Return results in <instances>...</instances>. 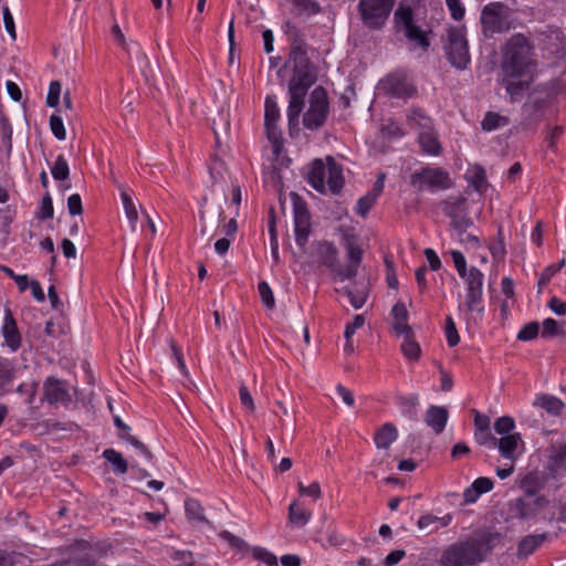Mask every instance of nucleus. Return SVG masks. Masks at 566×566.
<instances>
[{
  "mask_svg": "<svg viewBox=\"0 0 566 566\" xmlns=\"http://www.w3.org/2000/svg\"><path fill=\"white\" fill-rule=\"evenodd\" d=\"M533 46L521 33L512 35L502 50L501 84L511 101L520 99L534 81L536 61Z\"/></svg>",
  "mask_w": 566,
  "mask_h": 566,
  "instance_id": "nucleus-1",
  "label": "nucleus"
},
{
  "mask_svg": "<svg viewBox=\"0 0 566 566\" xmlns=\"http://www.w3.org/2000/svg\"><path fill=\"white\" fill-rule=\"evenodd\" d=\"M502 542L503 535L499 532L475 533L446 547L439 564L440 566H478Z\"/></svg>",
  "mask_w": 566,
  "mask_h": 566,
  "instance_id": "nucleus-2",
  "label": "nucleus"
},
{
  "mask_svg": "<svg viewBox=\"0 0 566 566\" xmlns=\"http://www.w3.org/2000/svg\"><path fill=\"white\" fill-rule=\"evenodd\" d=\"M344 248L346 250L347 265H342L338 260L337 248L327 241L314 244L313 256L317 262L325 265L335 281L352 280L357 275L358 268L363 261V249L354 234H344Z\"/></svg>",
  "mask_w": 566,
  "mask_h": 566,
  "instance_id": "nucleus-3",
  "label": "nucleus"
},
{
  "mask_svg": "<svg viewBox=\"0 0 566 566\" xmlns=\"http://www.w3.org/2000/svg\"><path fill=\"white\" fill-rule=\"evenodd\" d=\"M285 34L291 42V52L285 65L292 64L293 77L290 82L312 85L316 81V73L305 49V41L300 30L291 22L284 27Z\"/></svg>",
  "mask_w": 566,
  "mask_h": 566,
  "instance_id": "nucleus-4",
  "label": "nucleus"
},
{
  "mask_svg": "<svg viewBox=\"0 0 566 566\" xmlns=\"http://www.w3.org/2000/svg\"><path fill=\"white\" fill-rule=\"evenodd\" d=\"M310 185L318 192L325 193L326 188L333 193H338L344 186L342 167L331 156L326 164L322 159H315L307 175Z\"/></svg>",
  "mask_w": 566,
  "mask_h": 566,
  "instance_id": "nucleus-5",
  "label": "nucleus"
},
{
  "mask_svg": "<svg viewBox=\"0 0 566 566\" xmlns=\"http://www.w3.org/2000/svg\"><path fill=\"white\" fill-rule=\"evenodd\" d=\"M410 185L417 190L429 189L431 191L447 190L453 186V181L447 170L440 167H423L410 176Z\"/></svg>",
  "mask_w": 566,
  "mask_h": 566,
  "instance_id": "nucleus-6",
  "label": "nucleus"
},
{
  "mask_svg": "<svg viewBox=\"0 0 566 566\" xmlns=\"http://www.w3.org/2000/svg\"><path fill=\"white\" fill-rule=\"evenodd\" d=\"M444 51L448 61L458 70H464L470 62L468 41L464 32L460 28H449Z\"/></svg>",
  "mask_w": 566,
  "mask_h": 566,
  "instance_id": "nucleus-7",
  "label": "nucleus"
},
{
  "mask_svg": "<svg viewBox=\"0 0 566 566\" xmlns=\"http://www.w3.org/2000/svg\"><path fill=\"white\" fill-rule=\"evenodd\" d=\"M482 33L491 38L496 33H503L510 30V21L506 7L501 2H491L486 4L481 12Z\"/></svg>",
  "mask_w": 566,
  "mask_h": 566,
  "instance_id": "nucleus-8",
  "label": "nucleus"
},
{
  "mask_svg": "<svg viewBox=\"0 0 566 566\" xmlns=\"http://www.w3.org/2000/svg\"><path fill=\"white\" fill-rule=\"evenodd\" d=\"M396 0H360L358 11L369 29H380L386 23Z\"/></svg>",
  "mask_w": 566,
  "mask_h": 566,
  "instance_id": "nucleus-9",
  "label": "nucleus"
},
{
  "mask_svg": "<svg viewBox=\"0 0 566 566\" xmlns=\"http://www.w3.org/2000/svg\"><path fill=\"white\" fill-rule=\"evenodd\" d=\"M222 221H224L222 207L207 203L205 200L199 219V242L208 247L217 237Z\"/></svg>",
  "mask_w": 566,
  "mask_h": 566,
  "instance_id": "nucleus-10",
  "label": "nucleus"
},
{
  "mask_svg": "<svg viewBox=\"0 0 566 566\" xmlns=\"http://www.w3.org/2000/svg\"><path fill=\"white\" fill-rule=\"evenodd\" d=\"M328 115V99L323 87L314 88L310 97V108L304 114L303 124L308 129H318Z\"/></svg>",
  "mask_w": 566,
  "mask_h": 566,
  "instance_id": "nucleus-11",
  "label": "nucleus"
},
{
  "mask_svg": "<svg viewBox=\"0 0 566 566\" xmlns=\"http://www.w3.org/2000/svg\"><path fill=\"white\" fill-rule=\"evenodd\" d=\"M467 285L464 305L469 312L483 313L481 305L483 298V273L475 266H471L469 272L461 276Z\"/></svg>",
  "mask_w": 566,
  "mask_h": 566,
  "instance_id": "nucleus-12",
  "label": "nucleus"
},
{
  "mask_svg": "<svg viewBox=\"0 0 566 566\" xmlns=\"http://www.w3.org/2000/svg\"><path fill=\"white\" fill-rule=\"evenodd\" d=\"M395 22L398 29H402L405 35L416 42L422 49L429 46V41L422 30L413 23V12L410 7L400 6L395 12Z\"/></svg>",
  "mask_w": 566,
  "mask_h": 566,
  "instance_id": "nucleus-13",
  "label": "nucleus"
},
{
  "mask_svg": "<svg viewBox=\"0 0 566 566\" xmlns=\"http://www.w3.org/2000/svg\"><path fill=\"white\" fill-rule=\"evenodd\" d=\"M280 117V109L276 102L272 97L265 99L264 126L268 139L273 145V151L279 154L282 148L281 132L276 127Z\"/></svg>",
  "mask_w": 566,
  "mask_h": 566,
  "instance_id": "nucleus-14",
  "label": "nucleus"
},
{
  "mask_svg": "<svg viewBox=\"0 0 566 566\" xmlns=\"http://www.w3.org/2000/svg\"><path fill=\"white\" fill-rule=\"evenodd\" d=\"M381 88L396 98H408L416 92L413 84L400 72L387 75L381 81Z\"/></svg>",
  "mask_w": 566,
  "mask_h": 566,
  "instance_id": "nucleus-15",
  "label": "nucleus"
},
{
  "mask_svg": "<svg viewBox=\"0 0 566 566\" xmlns=\"http://www.w3.org/2000/svg\"><path fill=\"white\" fill-rule=\"evenodd\" d=\"M310 86L311 85H305L303 83L290 82V103L287 107V118L290 126L297 125L298 116L303 111L304 98Z\"/></svg>",
  "mask_w": 566,
  "mask_h": 566,
  "instance_id": "nucleus-16",
  "label": "nucleus"
},
{
  "mask_svg": "<svg viewBox=\"0 0 566 566\" xmlns=\"http://www.w3.org/2000/svg\"><path fill=\"white\" fill-rule=\"evenodd\" d=\"M44 398L49 403L69 406L72 401L71 394L63 380L55 377H48L43 384Z\"/></svg>",
  "mask_w": 566,
  "mask_h": 566,
  "instance_id": "nucleus-17",
  "label": "nucleus"
},
{
  "mask_svg": "<svg viewBox=\"0 0 566 566\" xmlns=\"http://www.w3.org/2000/svg\"><path fill=\"white\" fill-rule=\"evenodd\" d=\"M496 448L502 457L515 461L523 449V441L520 433L503 436L497 439Z\"/></svg>",
  "mask_w": 566,
  "mask_h": 566,
  "instance_id": "nucleus-18",
  "label": "nucleus"
},
{
  "mask_svg": "<svg viewBox=\"0 0 566 566\" xmlns=\"http://www.w3.org/2000/svg\"><path fill=\"white\" fill-rule=\"evenodd\" d=\"M2 335L6 339V344L13 352H15L21 346V335L10 310H7L4 313Z\"/></svg>",
  "mask_w": 566,
  "mask_h": 566,
  "instance_id": "nucleus-19",
  "label": "nucleus"
},
{
  "mask_svg": "<svg viewBox=\"0 0 566 566\" xmlns=\"http://www.w3.org/2000/svg\"><path fill=\"white\" fill-rule=\"evenodd\" d=\"M335 291L337 293L345 294L349 298L350 305L355 310H359L365 305L369 296V284L364 283L358 285L357 283H355L354 287L344 286L342 289H335Z\"/></svg>",
  "mask_w": 566,
  "mask_h": 566,
  "instance_id": "nucleus-20",
  "label": "nucleus"
},
{
  "mask_svg": "<svg viewBox=\"0 0 566 566\" xmlns=\"http://www.w3.org/2000/svg\"><path fill=\"white\" fill-rule=\"evenodd\" d=\"M448 418L449 412L446 407L431 406L426 412L424 422L439 434L444 430Z\"/></svg>",
  "mask_w": 566,
  "mask_h": 566,
  "instance_id": "nucleus-21",
  "label": "nucleus"
},
{
  "mask_svg": "<svg viewBox=\"0 0 566 566\" xmlns=\"http://www.w3.org/2000/svg\"><path fill=\"white\" fill-rule=\"evenodd\" d=\"M392 327L397 335L408 334L411 327L408 325V311L402 302H397L391 310Z\"/></svg>",
  "mask_w": 566,
  "mask_h": 566,
  "instance_id": "nucleus-22",
  "label": "nucleus"
},
{
  "mask_svg": "<svg viewBox=\"0 0 566 566\" xmlns=\"http://www.w3.org/2000/svg\"><path fill=\"white\" fill-rule=\"evenodd\" d=\"M451 514H446L444 516L441 517H438L432 514H426L418 520L417 526L420 531L430 534L438 531L440 527H447L451 523Z\"/></svg>",
  "mask_w": 566,
  "mask_h": 566,
  "instance_id": "nucleus-23",
  "label": "nucleus"
},
{
  "mask_svg": "<svg viewBox=\"0 0 566 566\" xmlns=\"http://www.w3.org/2000/svg\"><path fill=\"white\" fill-rule=\"evenodd\" d=\"M407 123L418 135L433 128L431 118L421 108H412L407 116Z\"/></svg>",
  "mask_w": 566,
  "mask_h": 566,
  "instance_id": "nucleus-24",
  "label": "nucleus"
},
{
  "mask_svg": "<svg viewBox=\"0 0 566 566\" xmlns=\"http://www.w3.org/2000/svg\"><path fill=\"white\" fill-rule=\"evenodd\" d=\"M397 437L398 430L395 424L387 422L375 432L374 442L378 449H388Z\"/></svg>",
  "mask_w": 566,
  "mask_h": 566,
  "instance_id": "nucleus-25",
  "label": "nucleus"
},
{
  "mask_svg": "<svg viewBox=\"0 0 566 566\" xmlns=\"http://www.w3.org/2000/svg\"><path fill=\"white\" fill-rule=\"evenodd\" d=\"M419 144L421 149L432 156H438L441 154L442 147L438 140L437 134L433 128L430 130H426L424 133L419 134Z\"/></svg>",
  "mask_w": 566,
  "mask_h": 566,
  "instance_id": "nucleus-26",
  "label": "nucleus"
},
{
  "mask_svg": "<svg viewBox=\"0 0 566 566\" xmlns=\"http://www.w3.org/2000/svg\"><path fill=\"white\" fill-rule=\"evenodd\" d=\"M534 405L543 408L553 416L559 415L564 409V402L560 399L551 395L537 396L534 401Z\"/></svg>",
  "mask_w": 566,
  "mask_h": 566,
  "instance_id": "nucleus-27",
  "label": "nucleus"
},
{
  "mask_svg": "<svg viewBox=\"0 0 566 566\" xmlns=\"http://www.w3.org/2000/svg\"><path fill=\"white\" fill-rule=\"evenodd\" d=\"M185 511L189 522L209 523L205 516V510L199 501L195 499H187L185 501Z\"/></svg>",
  "mask_w": 566,
  "mask_h": 566,
  "instance_id": "nucleus-28",
  "label": "nucleus"
},
{
  "mask_svg": "<svg viewBox=\"0 0 566 566\" xmlns=\"http://www.w3.org/2000/svg\"><path fill=\"white\" fill-rule=\"evenodd\" d=\"M546 535H527L523 537L518 543L517 555L528 556L531 555L545 539Z\"/></svg>",
  "mask_w": 566,
  "mask_h": 566,
  "instance_id": "nucleus-29",
  "label": "nucleus"
},
{
  "mask_svg": "<svg viewBox=\"0 0 566 566\" xmlns=\"http://www.w3.org/2000/svg\"><path fill=\"white\" fill-rule=\"evenodd\" d=\"M103 458L113 465V471L117 474H125L128 471V463L123 455L114 449H106Z\"/></svg>",
  "mask_w": 566,
  "mask_h": 566,
  "instance_id": "nucleus-30",
  "label": "nucleus"
},
{
  "mask_svg": "<svg viewBox=\"0 0 566 566\" xmlns=\"http://www.w3.org/2000/svg\"><path fill=\"white\" fill-rule=\"evenodd\" d=\"M119 438L126 442H128L136 451V453L146 462H150L154 458L153 452L149 450V448L144 444L140 440H138L136 437L130 434L129 432L120 433Z\"/></svg>",
  "mask_w": 566,
  "mask_h": 566,
  "instance_id": "nucleus-31",
  "label": "nucleus"
},
{
  "mask_svg": "<svg viewBox=\"0 0 566 566\" xmlns=\"http://www.w3.org/2000/svg\"><path fill=\"white\" fill-rule=\"evenodd\" d=\"M122 203L125 210L126 218L129 221L130 229L133 232L136 231V226L138 221V211L135 202L130 198V196L126 191H122L120 193Z\"/></svg>",
  "mask_w": 566,
  "mask_h": 566,
  "instance_id": "nucleus-32",
  "label": "nucleus"
},
{
  "mask_svg": "<svg viewBox=\"0 0 566 566\" xmlns=\"http://www.w3.org/2000/svg\"><path fill=\"white\" fill-rule=\"evenodd\" d=\"M311 512L302 509L296 502L289 506V521L296 526H304L311 520Z\"/></svg>",
  "mask_w": 566,
  "mask_h": 566,
  "instance_id": "nucleus-33",
  "label": "nucleus"
},
{
  "mask_svg": "<svg viewBox=\"0 0 566 566\" xmlns=\"http://www.w3.org/2000/svg\"><path fill=\"white\" fill-rule=\"evenodd\" d=\"M402 336L403 342L401 344V352L408 359L418 360L420 357L421 349L419 344L413 339L412 332L403 334Z\"/></svg>",
  "mask_w": 566,
  "mask_h": 566,
  "instance_id": "nucleus-34",
  "label": "nucleus"
},
{
  "mask_svg": "<svg viewBox=\"0 0 566 566\" xmlns=\"http://www.w3.org/2000/svg\"><path fill=\"white\" fill-rule=\"evenodd\" d=\"M14 377V364L8 359H0V395L4 392V387L11 384Z\"/></svg>",
  "mask_w": 566,
  "mask_h": 566,
  "instance_id": "nucleus-35",
  "label": "nucleus"
},
{
  "mask_svg": "<svg viewBox=\"0 0 566 566\" xmlns=\"http://www.w3.org/2000/svg\"><path fill=\"white\" fill-rule=\"evenodd\" d=\"M470 181L478 192L483 193L489 187L485 169L475 165L471 170Z\"/></svg>",
  "mask_w": 566,
  "mask_h": 566,
  "instance_id": "nucleus-36",
  "label": "nucleus"
},
{
  "mask_svg": "<svg viewBox=\"0 0 566 566\" xmlns=\"http://www.w3.org/2000/svg\"><path fill=\"white\" fill-rule=\"evenodd\" d=\"M464 201L465 199L461 196L449 197L448 199L441 202L442 210L450 218L459 217V213L462 212V206Z\"/></svg>",
  "mask_w": 566,
  "mask_h": 566,
  "instance_id": "nucleus-37",
  "label": "nucleus"
},
{
  "mask_svg": "<svg viewBox=\"0 0 566 566\" xmlns=\"http://www.w3.org/2000/svg\"><path fill=\"white\" fill-rule=\"evenodd\" d=\"M507 124V117L501 116L497 113L489 112L482 120V128L486 132H491Z\"/></svg>",
  "mask_w": 566,
  "mask_h": 566,
  "instance_id": "nucleus-38",
  "label": "nucleus"
},
{
  "mask_svg": "<svg viewBox=\"0 0 566 566\" xmlns=\"http://www.w3.org/2000/svg\"><path fill=\"white\" fill-rule=\"evenodd\" d=\"M52 176L55 180L63 181L70 176V168L66 159L60 155L57 156L54 166L51 169Z\"/></svg>",
  "mask_w": 566,
  "mask_h": 566,
  "instance_id": "nucleus-39",
  "label": "nucleus"
},
{
  "mask_svg": "<svg viewBox=\"0 0 566 566\" xmlns=\"http://www.w3.org/2000/svg\"><path fill=\"white\" fill-rule=\"evenodd\" d=\"M565 265V260H560L557 264H552L547 266L541 274L538 280V292L542 291L543 286H545L551 279Z\"/></svg>",
  "mask_w": 566,
  "mask_h": 566,
  "instance_id": "nucleus-40",
  "label": "nucleus"
},
{
  "mask_svg": "<svg viewBox=\"0 0 566 566\" xmlns=\"http://www.w3.org/2000/svg\"><path fill=\"white\" fill-rule=\"evenodd\" d=\"M292 3L300 13L316 14L321 11L315 0H292Z\"/></svg>",
  "mask_w": 566,
  "mask_h": 566,
  "instance_id": "nucleus-41",
  "label": "nucleus"
},
{
  "mask_svg": "<svg viewBox=\"0 0 566 566\" xmlns=\"http://www.w3.org/2000/svg\"><path fill=\"white\" fill-rule=\"evenodd\" d=\"M514 420L509 416L500 417L494 422L495 432L502 436L513 434L512 430L514 429Z\"/></svg>",
  "mask_w": 566,
  "mask_h": 566,
  "instance_id": "nucleus-42",
  "label": "nucleus"
},
{
  "mask_svg": "<svg viewBox=\"0 0 566 566\" xmlns=\"http://www.w3.org/2000/svg\"><path fill=\"white\" fill-rule=\"evenodd\" d=\"M451 220V226L457 232L458 237L464 234L467 230L472 226V221L462 212L459 213V217H452Z\"/></svg>",
  "mask_w": 566,
  "mask_h": 566,
  "instance_id": "nucleus-43",
  "label": "nucleus"
},
{
  "mask_svg": "<svg viewBox=\"0 0 566 566\" xmlns=\"http://www.w3.org/2000/svg\"><path fill=\"white\" fill-rule=\"evenodd\" d=\"M563 333L562 324L553 318H546L543 322L542 337H554Z\"/></svg>",
  "mask_w": 566,
  "mask_h": 566,
  "instance_id": "nucleus-44",
  "label": "nucleus"
},
{
  "mask_svg": "<svg viewBox=\"0 0 566 566\" xmlns=\"http://www.w3.org/2000/svg\"><path fill=\"white\" fill-rule=\"evenodd\" d=\"M252 556L266 564L268 566H277V559L274 554L262 547H253Z\"/></svg>",
  "mask_w": 566,
  "mask_h": 566,
  "instance_id": "nucleus-45",
  "label": "nucleus"
},
{
  "mask_svg": "<svg viewBox=\"0 0 566 566\" xmlns=\"http://www.w3.org/2000/svg\"><path fill=\"white\" fill-rule=\"evenodd\" d=\"M377 197L371 192H368L357 201L356 211L359 216L366 217L371 207L375 205Z\"/></svg>",
  "mask_w": 566,
  "mask_h": 566,
  "instance_id": "nucleus-46",
  "label": "nucleus"
},
{
  "mask_svg": "<svg viewBox=\"0 0 566 566\" xmlns=\"http://www.w3.org/2000/svg\"><path fill=\"white\" fill-rule=\"evenodd\" d=\"M305 217L302 216L298 211H296V219H295V237L296 242L298 245H304L307 240V230L303 226L305 223Z\"/></svg>",
  "mask_w": 566,
  "mask_h": 566,
  "instance_id": "nucleus-47",
  "label": "nucleus"
},
{
  "mask_svg": "<svg viewBox=\"0 0 566 566\" xmlns=\"http://www.w3.org/2000/svg\"><path fill=\"white\" fill-rule=\"evenodd\" d=\"M61 83L59 81H53L50 83L49 92L46 96V105L49 107H56L60 102L61 96Z\"/></svg>",
  "mask_w": 566,
  "mask_h": 566,
  "instance_id": "nucleus-48",
  "label": "nucleus"
},
{
  "mask_svg": "<svg viewBox=\"0 0 566 566\" xmlns=\"http://www.w3.org/2000/svg\"><path fill=\"white\" fill-rule=\"evenodd\" d=\"M50 128H51L53 135L59 140H64L65 139L66 132H65V128H64L63 120H62V118L59 115H55V114L51 115V117H50Z\"/></svg>",
  "mask_w": 566,
  "mask_h": 566,
  "instance_id": "nucleus-49",
  "label": "nucleus"
},
{
  "mask_svg": "<svg viewBox=\"0 0 566 566\" xmlns=\"http://www.w3.org/2000/svg\"><path fill=\"white\" fill-rule=\"evenodd\" d=\"M239 399H240L241 405L250 413H253L255 411V403H254L253 397L250 394V391L245 385H241L239 388Z\"/></svg>",
  "mask_w": 566,
  "mask_h": 566,
  "instance_id": "nucleus-50",
  "label": "nucleus"
},
{
  "mask_svg": "<svg viewBox=\"0 0 566 566\" xmlns=\"http://www.w3.org/2000/svg\"><path fill=\"white\" fill-rule=\"evenodd\" d=\"M446 336L448 344L451 347L458 345L460 342V336L451 316H448L446 319Z\"/></svg>",
  "mask_w": 566,
  "mask_h": 566,
  "instance_id": "nucleus-51",
  "label": "nucleus"
},
{
  "mask_svg": "<svg viewBox=\"0 0 566 566\" xmlns=\"http://www.w3.org/2000/svg\"><path fill=\"white\" fill-rule=\"evenodd\" d=\"M539 325L536 322L526 324L517 334V339L526 342L534 339L538 334Z\"/></svg>",
  "mask_w": 566,
  "mask_h": 566,
  "instance_id": "nucleus-52",
  "label": "nucleus"
},
{
  "mask_svg": "<svg viewBox=\"0 0 566 566\" xmlns=\"http://www.w3.org/2000/svg\"><path fill=\"white\" fill-rule=\"evenodd\" d=\"M261 300L268 308L274 307L275 301L273 292L266 282H260L258 286Z\"/></svg>",
  "mask_w": 566,
  "mask_h": 566,
  "instance_id": "nucleus-53",
  "label": "nucleus"
},
{
  "mask_svg": "<svg viewBox=\"0 0 566 566\" xmlns=\"http://www.w3.org/2000/svg\"><path fill=\"white\" fill-rule=\"evenodd\" d=\"M475 440L482 444L488 446L490 448H496L497 439L493 437L490 430H480L474 432Z\"/></svg>",
  "mask_w": 566,
  "mask_h": 566,
  "instance_id": "nucleus-54",
  "label": "nucleus"
},
{
  "mask_svg": "<svg viewBox=\"0 0 566 566\" xmlns=\"http://www.w3.org/2000/svg\"><path fill=\"white\" fill-rule=\"evenodd\" d=\"M298 492L302 495L311 496L314 500H318L322 496V491L318 482H313L308 486H305L302 482H300Z\"/></svg>",
  "mask_w": 566,
  "mask_h": 566,
  "instance_id": "nucleus-55",
  "label": "nucleus"
},
{
  "mask_svg": "<svg viewBox=\"0 0 566 566\" xmlns=\"http://www.w3.org/2000/svg\"><path fill=\"white\" fill-rule=\"evenodd\" d=\"M2 14H3V23L6 31L9 33L10 38L14 41L17 39V32H15V24L13 17L10 12V9L4 6L2 8Z\"/></svg>",
  "mask_w": 566,
  "mask_h": 566,
  "instance_id": "nucleus-56",
  "label": "nucleus"
},
{
  "mask_svg": "<svg viewBox=\"0 0 566 566\" xmlns=\"http://www.w3.org/2000/svg\"><path fill=\"white\" fill-rule=\"evenodd\" d=\"M67 209L70 214L80 216L83 213L82 200L80 195H71L67 199Z\"/></svg>",
  "mask_w": 566,
  "mask_h": 566,
  "instance_id": "nucleus-57",
  "label": "nucleus"
},
{
  "mask_svg": "<svg viewBox=\"0 0 566 566\" xmlns=\"http://www.w3.org/2000/svg\"><path fill=\"white\" fill-rule=\"evenodd\" d=\"M451 256L454 263V266L460 276H464L469 271L467 270V261L464 255L460 251H452Z\"/></svg>",
  "mask_w": 566,
  "mask_h": 566,
  "instance_id": "nucleus-58",
  "label": "nucleus"
},
{
  "mask_svg": "<svg viewBox=\"0 0 566 566\" xmlns=\"http://www.w3.org/2000/svg\"><path fill=\"white\" fill-rule=\"evenodd\" d=\"M446 3L454 20L460 21L463 19L465 11L460 0H446Z\"/></svg>",
  "mask_w": 566,
  "mask_h": 566,
  "instance_id": "nucleus-59",
  "label": "nucleus"
},
{
  "mask_svg": "<svg viewBox=\"0 0 566 566\" xmlns=\"http://www.w3.org/2000/svg\"><path fill=\"white\" fill-rule=\"evenodd\" d=\"M53 213H54V209H53L52 199H51L50 195L46 193L42 198L41 211H40L39 218L40 219H50L53 217Z\"/></svg>",
  "mask_w": 566,
  "mask_h": 566,
  "instance_id": "nucleus-60",
  "label": "nucleus"
},
{
  "mask_svg": "<svg viewBox=\"0 0 566 566\" xmlns=\"http://www.w3.org/2000/svg\"><path fill=\"white\" fill-rule=\"evenodd\" d=\"M224 171V164L220 159L214 158L210 166V175L213 181L223 180Z\"/></svg>",
  "mask_w": 566,
  "mask_h": 566,
  "instance_id": "nucleus-61",
  "label": "nucleus"
},
{
  "mask_svg": "<svg viewBox=\"0 0 566 566\" xmlns=\"http://www.w3.org/2000/svg\"><path fill=\"white\" fill-rule=\"evenodd\" d=\"M473 489L482 495L486 492H490L493 488V482L489 478H478L472 484Z\"/></svg>",
  "mask_w": 566,
  "mask_h": 566,
  "instance_id": "nucleus-62",
  "label": "nucleus"
},
{
  "mask_svg": "<svg viewBox=\"0 0 566 566\" xmlns=\"http://www.w3.org/2000/svg\"><path fill=\"white\" fill-rule=\"evenodd\" d=\"M406 556V552L403 549H395L390 552L385 560L384 566H395L397 565L403 557Z\"/></svg>",
  "mask_w": 566,
  "mask_h": 566,
  "instance_id": "nucleus-63",
  "label": "nucleus"
},
{
  "mask_svg": "<svg viewBox=\"0 0 566 566\" xmlns=\"http://www.w3.org/2000/svg\"><path fill=\"white\" fill-rule=\"evenodd\" d=\"M549 308L556 313L557 315L565 316L566 315V303L562 300L553 296L548 302Z\"/></svg>",
  "mask_w": 566,
  "mask_h": 566,
  "instance_id": "nucleus-64",
  "label": "nucleus"
}]
</instances>
